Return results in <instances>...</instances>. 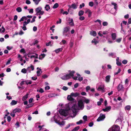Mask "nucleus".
Instances as JSON below:
<instances>
[{
	"label": "nucleus",
	"mask_w": 131,
	"mask_h": 131,
	"mask_svg": "<svg viewBox=\"0 0 131 131\" xmlns=\"http://www.w3.org/2000/svg\"><path fill=\"white\" fill-rule=\"evenodd\" d=\"M69 72H70L69 74H66L64 75L63 77H61V78L64 80H66L67 79H70L71 77H72L74 76V74L75 73L74 71H71L69 70Z\"/></svg>",
	"instance_id": "obj_1"
},
{
	"label": "nucleus",
	"mask_w": 131,
	"mask_h": 131,
	"mask_svg": "<svg viewBox=\"0 0 131 131\" xmlns=\"http://www.w3.org/2000/svg\"><path fill=\"white\" fill-rule=\"evenodd\" d=\"M105 118V114H103L102 113H101L100 116L97 119L96 121L97 122H99L103 120Z\"/></svg>",
	"instance_id": "obj_2"
},
{
	"label": "nucleus",
	"mask_w": 131,
	"mask_h": 131,
	"mask_svg": "<svg viewBox=\"0 0 131 131\" xmlns=\"http://www.w3.org/2000/svg\"><path fill=\"white\" fill-rule=\"evenodd\" d=\"M120 128L119 126L117 125L113 126L112 128L111 131H120Z\"/></svg>",
	"instance_id": "obj_3"
},
{
	"label": "nucleus",
	"mask_w": 131,
	"mask_h": 131,
	"mask_svg": "<svg viewBox=\"0 0 131 131\" xmlns=\"http://www.w3.org/2000/svg\"><path fill=\"white\" fill-rule=\"evenodd\" d=\"M78 105L79 107L81 109H83L84 108L83 103L82 100H80L78 101Z\"/></svg>",
	"instance_id": "obj_4"
},
{
	"label": "nucleus",
	"mask_w": 131,
	"mask_h": 131,
	"mask_svg": "<svg viewBox=\"0 0 131 131\" xmlns=\"http://www.w3.org/2000/svg\"><path fill=\"white\" fill-rule=\"evenodd\" d=\"M70 27L69 26H67L64 28L63 29V34H64L65 33H67L70 30Z\"/></svg>",
	"instance_id": "obj_5"
},
{
	"label": "nucleus",
	"mask_w": 131,
	"mask_h": 131,
	"mask_svg": "<svg viewBox=\"0 0 131 131\" xmlns=\"http://www.w3.org/2000/svg\"><path fill=\"white\" fill-rule=\"evenodd\" d=\"M60 114L65 116H66L67 115V114L66 113V111L65 110H62L61 111H60Z\"/></svg>",
	"instance_id": "obj_6"
},
{
	"label": "nucleus",
	"mask_w": 131,
	"mask_h": 131,
	"mask_svg": "<svg viewBox=\"0 0 131 131\" xmlns=\"http://www.w3.org/2000/svg\"><path fill=\"white\" fill-rule=\"evenodd\" d=\"M123 88L124 87L123 85L122 84H119L118 86L117 89L118 91H120L123 90Z\"/></svg>",
	"instance_id": "obj_7"
},
{
	"label": "nucleus",
	"mask_w": 131,
	"mask_h": 131,
	"mask_svg": "<svg viewBox=\"0 0 131 131\" xmlns=\"http://www.w3.org/2000/svg\"><path fill=\"white\" fill-rule=\"evenodd\" d=\"M21 111V110L20 108H15L13 111V113H16L17 112L19 113Z\"/></svg>",
	"instance_id": "obj_8"
},
{
	"label": "nucleus",
	"mask_w": 131,
	"mask_h": 131,
	"mask_svg": "<svg viewBox=\"0 0 131 131\" xmlns=\"http://www.w3.org/2000/svg\"><path fill=\"white\" fill-rule=\"evenodd\" d=\"M42 9V8L40 7H39L37 8L36 9V15H38V14H39V13L40 12Z\"/></svg>",
	"instance_id": "obj_9"
},
{
	"label": "nucleus",
	"mask_w": 131,
	"mask_h": 131,
	"mask_svg": "<svg viewBox=\"0 0 131 131\" xmlns=\"http://www.w3.org/2000/svg\"><path fill=\"white\" fill-rule=\"evenodd\" d=\"M69 8H72L73 9H75L77 8V6L75 3H73L71 4V6L69 5Z\"/></svg>",
	"instance_id": "obj_10"
},
{
	"label": "nucleus",
	"mask_w": 131,
	"mask_h": 131,
	"mask_svg": "<svg viewBox=\"0 0 131 131\" xmlns=\"http://www.w3.org/2000/svg\"><path fill=\"white\" fill-rule=\"evenodd\" d=\"M111 108V106H108L107 107H106L105 108L103 109L102 110L105 112L108 111L110 110Z\"/></svg>",
	"instance_id": "obj_11"
},
{
	"label": "nucleus",
	"mask_w": 131,
	"mask_h": 131,
	"mask_svg": "<svg viewBox=\"0 0 131 131\" xmlns=\"http://www.w3.org/2000/svg\"><path fill=\"white\" fill-rule=\"evenodd\" d=\"M111 76L110 75H108L106 76L105 78V81L107 83H108L110 82Z\"/></svg>",
	"instance_id": "obj_12"
},
{
	"label": "nucleus",
	"mask_w": 131,
	"mask_h": 131,
	"mask_svg": "<svg viewBox=\"0 0 131 131\" xmlns=\"http://www.w3.org/2000/svg\"><path fill=\"white\" fill-rule=\"evenodd\" d=\"M67 99L70 101H74V99L71 97V95H68L67 97Z\"/></svg>",
	"instance_id": "obj_13"
},
{
	"label": "nucleus",
	"mask_w": 131,
	"mask_h": 131,
	"mask_svg": "<svg viewBox=\"0 0 131 131\" xmlns=\"http://www.w3.org/2000/svg\"><path fill=\"white\" fill-rule=\"evenodd\" d=\"M79 93L77 92L75 93L72 92L71 94V95L72 96H73L74 97H76L79 96Z\"/></svg>",
	"instance_id": "obj_14"
},
{
	"label": "nucleus",
	"mask_w": 131,
	"mask_h": 131,
	"mask_svg": "<svg viewBox=\"0 0 131 131\" xmlns=\"http://www.w3.org/2000/svg\"><path fill=\"white\" fill-rule=\"evenodd\" d=\"M45 9L46 10L48 11L50 9V8L49 5L47 4L45 5Z\"/></svg>",
	"instance_id": "obj_15"
},
{
	"label": "nucleus",
	"mask_w": 131,
	"mask_h": 131,
	"mask_svg": "<svg viewBox=\"0 0 131 131\" xmlns=\"http://www.w3.org/2000/svg\"><path fill=\"white\" fill-rule=\"evenodd\" d=\"M29 94L27 93L24 96L22 97V100L23 101H24L28 98V96Z\"/></svg>",
	"instance_id": "obj_16"
},
{
	"label": "nucleus",
	"mask_w": 131,
	"mask_h": 131,
	"mask_svg": "<svg viewBox=\"0 0 131 131\" xmlns=\"http://www.w3.org/2000/svg\"><path fill=\"white\" fill-rule=\"evenodd\" d=\"M84 13V12L83 11L81 10H80L79 12L78 15L80 16H82L83 15Z\"/></svg>",
	"instance_id": "obj_17"
},
{
	"label": "nucleus",
	"mask_w": 131,
	"mask_h": 131,
	"mask_svg": "<svg viewBox=\"0 0 131 131\" xmlns=\"http://www.w3.org/2000/svg\"><path fill=\"white\" fill-rule=\"evenodd\" d=\"M112 39L115 40L116 38V35L115 33H112L111 35Z\"/></svg>",
	"instance_id": "obj_18"
},
{
	"label": "nucleus",
	"mask_w": 131,
	"mask_h": 131,
	"mask_svg": "<svg viewBox=\"0 0 131 131\" xmlns=\"http://www.w3.org/2000/svg\"><path fill=\"white\" fill-rule=\"evenodd\" d=\"M17 103V101H16L14 100H13L10 103V104L11 105H13L16 104Z\"/></svg>",
	"instance_id": "obj_19"
},
{
	"label": "nucleus",
	"mask_w": 131,
	"mask_h": 131,
	"mask_svg": "<svg viewBox=\"0 0 131 131\" xmlns=\"http://www.w3.org/2000/svg\"><path fill=\"white\" fill-rule=\"evenodd\" d=\"M62 50V48H58L55 50V52L57 53H58L60 52Z\"/></svg>",
	"instance_id": "obj_20"
},
{
	"label": "nucleus",
	"mask_w": 131,
	"mask_h": 131,
	"mask_svg": "<svg viewBox=\"0 0 131 131\" xmlns=\"http://www.w3.org/2000/svg\"><path fill=\"white\" fill-rule=\"evenodd\" d=\"M90 34L91 35L93 36H95L97 35L96 32L95 31H94L92 32H90Z\"/></svg>",
	"instance_id": "obj_21"
},
{
	"label": "nucleus",
	"mask_w": 131,
	"mask_h": 131,
	"mask_svg": "<svg viewBox=\"0 0 131 131\" xmlns=\"http://www.w3.org/2000/svg\"><path fill=\"white\" fill-rule=\"evenodd\" d=\"M27 19L26 17L25 16H23L22 17V18L20 19V20H19V21L20 22H21V21H23L24 20V19H25V20H26Z\"/></svg>",
	"instance_id": "obj_22"
},
{
	"label": "nucleus",
	"mask_w": 131,
	"mask_h": 131,
	"mask_svg": "<svg viewBox=\"0 0 131 131\" xmlns=\"http://www.w3.org/2000/svg\"><path fill=\"white\" fill-rule=\"evenodd\" d=\"M59 6V4L58 3H56L53 6L52 8L55 9L57 8Z\"/></svg>",
	"instance_id": "obj_23"
},
{
	"label": "nucleus",
	"mask_w": 131,
	"mask_h": 131,
	"mask_svg": "<svg viewBox=\"0 0 131 131\" xmlns=\"http://www.w3.org/2000/svg\"><path fill=\"white\" fill-rule=\"evenodd\" d=\"M16 10L18 12H20L22 11V9L20 7H18L17 8Z\"/></svg>",
	"instance_id": "obj_24"
},
{
	"label": "nucleus",
	"mask_w": 131,
	"mask_h": 131,
	"mask_svg": "<svg viewBox=\"0 0 131 131\" xmlns=\"http://www.w3.org/2000/svg\"><path fill=\"white\" fill-rule=\"evenodd\" d=\"M69 23L71 26H73L74 25L73 19L72 18L71 19L70 21H69Z\"/></svg>",
	"instance_id": "obj_25"
},
{
	"label": "nucleus",
	"mask_w": 131,
	"mask_h": 131,
	"mask_svg": "<svg viewBox=\"0 0 131 131\" xmlns=\"http://www.w3.org/2000/svg\"><path fill=\"white\" fill-rule=\"evenodd\" d=\"M80 128V127L79 126L75 127L72 130V131H77Z\"/></svg>",
	"instance_id": "obj_26"
},
{
	"label": "nucleus",
	"mask_w": 131,
	"mask_h": 131,
	"mask_svg": "<svg viewBox=\"0 0 131 131\" xmlns=\"http://www.w3.org/2000/svg\"><path fill=\"white\" fill-rule=\"evenodd\" d=\"M24 82L26 84H28L27 82L26 81H21V82L20 83V84L21 86H22L24 84Z\"/></svg>",
	"instance_id": "obj_27"
},
{
	"label": "nucleus",
	"mask_w": 131,
	"mask_h": 131,
	"mask_svg": "<svg viewBox=\"0 0 131 131\" xmlns=\"http://www.w3.org/2000/svg\"><path fill=\"white\" fill-rule=\"evenodd\" d=\"M27 71L26 69L23 68L21 70V72L24 73H27Z\"/></svg>",
	"instance_id": "obj_28"
},
{
	"label": "nucleus",
	"mask_w": 131,
	"mask_h": 131,
	"mask_svg": "<svg viewBox=\"0 0 131 131\" xmlns=\"http://www.w3.org/2000/svg\"><path fill=\"white\" fill-rule=\"evenodd\" d=\"M92 43H94L95 45H96L97 43V41L95 40V39H94L92 41Z\"/></svg>",
	"instance_id": "obj_29"
},
{
	"label": "nucleus",
	"mask_w": 131,
	"mask_h": 131,
	"mask_svg": "<svg viewBox=\"0 0 131 131\" xmlns=\"http://www.w3.org/2000/svg\"><path fill=\"white\" fill-rule=\"evenodd\" d=\"M104 89V88L103 87H101V86H99L98 88V90L99 91H103Z\"/></svg>",
	"instance_id": "obj_30"
},
{
	"label": "nucleus",
	"mask_w": 131,
	"mask_h": 131,
	"mask_svg": "<svg viewBox=\"0 0 131 131\" xmlns=\"http://www.w3.org/2000/svg\"><path fill=\"white\" fill-rule=\"evenodd\" d=\"M85 18L84 17L81 16L80 17L79 19L81 21H82L84 20Z\"/></svg>",
	"instance_id": "obj_31"
},
{
	"label": "nucleus",
	"mask_w": 131,
	"mask_h": 131,
	"mask_svg": "<svg viewBox=\"0 0 131 131\" xmlns=\"http://www.w3.org/2000/svg\"><path fill=\"white\" fill-rule=\"evenodd\" d=\"M30 68H31L32 70L33 71L34 70V66L33 65H31L30 67H29L27 68V69H29Z\"/></svg>",
	"instance_id": "obj_32"
},
{
	"label": "nucleus",
	"mask_w": 131,
	"mask_h": 131,
	"mask_svg": "<svg viewBox=\"0 0 131 131\" xmlns=\"http://www.w3.org/2000/svg\"><path fill=\"white\" fill-rule=\"evenodd\" d=\"M41 0H35L34 1H33L35 2L36 5H37Z\"/></svg>",
	"instance_id": "obj_33"
},
{
	"label": "nucleus",
	"mask_w": 131,
	"mask_h": 131,
	"mask_svg": "<svg viewBox=\"0 0 131 131\" xmlns=\"http://www.w3.org/2000/svg\"><path fill=\"white\" fill-rule=\"evenodd\" d=\"M83 123V121L82 120H80L79 121L77 122L76 124L77 125H79L82 123Z\"/></svg>",
	"instance_id": "obj_34"
},
{
	"label": "nucleus",
	"mask_w": 131,
	"mask_h": 131,
	"mask_svg": "<svg viewBox=\"0 0 131 131\" xmlns=\"http://www.w3.org/2000/svg\"><path fill=\"white\" fill-rule=\"evenodd\" d=\"M93 2H91L89 3V5L91 7H92L93 5Z\"/></svg>",
	"instance_id": "obj_35"
},
{
	"label": "nucleus",
	"mask_w": 131,
	"mask_h": 131,
	"mask_svg": "<svg viewBox=\"0 0 131 131\" xmlns=\"http://www.w3.org/2000/svg\"><path fill=\"white\" fill-rule=\"evenodd\" d=\"M107 23L106 21H104L102 23L103 25L104 26H106L107 25Z\"/></svg>",
	"instance_id": "obj_36"
},
{
	"label": "nucleus",
	"mask_w": 131,
	"mask_h": 131,
	"mask_svg": "<svg viewBox=\"0 0 131 131\" xmlns=\"http://www.w3.org/2000/svg\"><path fill=\"white\" fill-rule=\"evenodd\" d=\"M130 106L129 105H127L125 107V109L127 110H130Z\"/></svg>",
	"instance_id": "obj_37"
},
{
	"label": "nucleus",
	"mask_w": 131,
	"mask_h": 131,
	"mask_svg": "<svg viewBox=\"0 0 131 131\" xmlns=\"http://www.w3.org/2000/svg\"><path fill=\"white\" fill-rule=\"evenodd\" d=\"M94 123L93 122H92L89 124V126L90 127H92Z\"/></svg>",
	"instance_id": "obj_38"
},
{
	"label": "nucleus",
	"mask_w": 131,
	"mask_h": 131,
	"mask_svg": "<svg viewBox=\"0 0 131 131\" xmlns=\"http://www.w3.org/2000/svg\"><path fill=\"white\" fill-rule=\"evenodd\" d=\"M85 6V4L84 3H82L81 4H80V5L79 8H82L83 7H84Z\"/></svg>",
	"instance_id": "obj_39"
},
{
	"label": "nucleus",
	"mask_w": 131,
	"mask_h": 131,
	"mask_svg": "<svg viewBox=\"0 0 131 131\" xmlns=\"http://www.w3.org/2000/svg\"><path fill=\"white\" fill-rule=\"evenodd\" d=\"M44 13V11H41L38 14V15H42Z\"/></svg>",
	"instance_id": "obj_40"
},
{
	"label": "nucleus",
	"mask_w": 131,
	"mask_h": 131,
	"mask_svg": "<svg viewBox=\"0 0 131 131\" xmlns=\"http://www.w3.org/2000/svg\"><path fill=\"white\" fill-rule=\"evenodd\" d=\"M58 124L60 125H63L65 124V122L62 121L61 122H59Z\"/></svg>",
	"instance_id": "obj_41"
},
{
	"label": "nucleus",
	"mask_w": 131,
	"mask_h": 131,
	"mask_svg": "<svg viewBox=\"0 0 131 131\" xmlns=\"http://www.w3.org/2000/svg\"><path fill=\"white\" fill-rule=\"evenodd\" d=\"M83 118L84 120L85 121H87V116L86 115L84 116L83 117Z\"/></svg>",
	"instance_id": "obj_42"
},
{
	"label": "nucleus",
	"mask_w": 131,
	"mask_h": 131,
	"mask_svg": "<svg viewBox=\"0 0 131 131\" xmlns=\"http://www.w3.org/2000/svg\"><path fill=\"white\" fill-rule=\"evenodd\" d=\"M116 64L117 66H120L122 64V63L120 62H119V61H116Z\"/></svg>",
	"instance_id": "obj_43"
},
{
	"label": "nucleus",
	"mask_w": 131,
	"mask_h": 131,
	"mask_svg": "<svg viewBox=\"0 0 131 131\" xmlns=\"http://www.w3.org/2000/svg\"><path fill=\"white\" fill-rule=\"evenodd\" d=\"M101 21L99 19H97L95 21V22H98L99 23L100 25L101 26Z\"/></svg>",
	"instance_id": "obj_44"
},
{
	"label": "nucleus",
	"mask_w": 131,
	"mask_h": 131,
	"mask_svg": "<svg viewBox=\"0 0 131 131\" xmlns=\"http://www.w3.org/2000/svg\"><path fill=\"white\" fill-rule=\"evenodd\" d=\"M127 63V61L126 60H124L122 61V63L124 64H126Z\"/></svg>",
	"instance_id": "obj_45"
},
{
	"label": "nucleus",
	"mask_w": 131,
	"mask_h": 131,
	"mask_svg": "<svg viewBox=\"0 0 131 131\" xmlns=\"http://www.w3.org/2000/svg\"><path fill=\"white\" fill-rule=\"evenodd\" d=\"M79 85V84L78 83H76L74 85V88H77Z\"/></svg>",
	"instance_id": "obj_46"
},
{
	"label": "nucleus",
	"mask_w": 131,
	"mask_h": 131,
	"mask_svg": "<svg viewBox=\"0 0 131 131\" xmlns=\"http://www.w3.org/2000/svg\"><path fill=\"white\" fill-rule=\"evenodd\" d=\"M42 77L45 79L47 78L48 77V76L47 75L45 74L42 75Z\"/></svg>",
	"instance_id": "obj_47"
},
{
	"label": "nucleus",
	"mask_w": 131,
	"mask_h": 131,
	"mask_svg": "<svg viewBox=\"0 0 131 131\" xmlns=\"http://www.w3.org/2000/svg\"><path fill=\"white\" fill-rule=\"evenodd\" d=\"M18 18V16L17 15H15L14 16L13 20L14 21L16 20Z\"/></svg>",
	"instance_id": "obj_48"
},
{
	"label": "nucleus",
	"mask_w": 131,
	"mask_h": 131,
	"mask_svg": "<svg viewBox=\"0 0 131 131\" xmlns=\"http://www.w3.org/2000/svg\"><path fill=\"white\" fill-rule=\"evenodd\" d=\"M20 52L25 53L26 52L24 48H22L20 50Z\"/></svg>",
	"instance_id": "obj_49"
},
{
	"label": "nucleus",
	"mask_w": 131,
	"mask_h": 131,
	"mask_svg": "<svg viewBox=\"0 0 131 131\" xmlns=\"http://www.w3.org/2000/svg\"><path fill=\"white\" fill-rule=\"evenodd\" d=\"M7 120L8 122H10L11 120V117L10 116H8L7 117Z\"/></svg>",
	"instance_id": "obj_50"
},
{
	"label": "nucleus",
	"mask_w": 131,
	"mask_h": 131,
	"mask_svg": "<svg viewBox=\"0 0 131 131\" xmlns=\"http://www.w3.org/2000/svg\"><path fill=\"white\" fill-rule=\"evenodd\" d=\"M84 102H85L86 103L88 104L89 103V100L88 99H86L84 100Z\"/></svg>",
	"instance_id": "obj_51"
},
{
	"label": "nucleus",
	"mask_w": 131,
	"mask_h": 131,
	"mask_svg": "<svg viewBox=\"0 0 131 131\" xmlns=\"http://www.w3.org/2000/svg\"><path fill=\"white\" fill-rule=\"evenodd\" d=\"M62 89L63 90L66 91L68 90V88L67 87L64 86L62 87Z\"/></svg>",
	"instance_id": "obj_52"
},
{
	"label": "nucleus",
	"mask_w": 131,
	"mask_h": 131,
	"mask_svg": "<svg viewBox=\"0 0 131 131\" xmlns=\"http://www.w3.org/2000/svg\"><path fill=\"white\" fill-rule=\"evenodd\" d=\"M33 100V99L32 98H30L28 100V102L29 103H31Z\"/></svg>",
	"instance_id": "obj_53"
},
{
	"label": "nucleus",
	"mask_w": 131,
	"mask_h": 131,
	"mask_svg": "<svg viewBox=\"0 0 131 131\" xmlns=\"http://www.w3.org/2000/svg\"><path fill=\"white\" fill-rule=\"evenodd\" d=\"M92 14V12L91 11L88 12V17H91Z\"/></svg>",
	"instance_id": "obj_54"
},
{
	"label": "nucleus",
	"mask_w": 131,
	"mask_h": 131,
	"mask_svg": "<svg viewBox=\"0 0 131 131\" xmlns=\"http://www.w3.org/2000/svg\"><path fill=\"white\" fill-rule=\"evenodd\" d=\"M26 3L28 4H29L31 3V2L30 1L27 0L26 1Z\"/></svg>",
	"instance_id": "obj_55"
},
{
	"label": "nucleus",
	"mask_w": 131,
	"mask_h": 131,
	"mask_svg": "<svg viewBox=\"0 0 131 131\" xmlns=\"http://www.w3.org/2000/svg\"><path fill=\"white\" fill-rule=\"evenodd\" d=\"M31 58H35V59H37L38 58V57L37 56H36L35 55H32L30 57Z\"/></svg>",
	"instance_id": "obj_56"
},
{
	"label": "nucleus",
	"mask_w": 131,
	"mask_h": 131,
	"mask_svg": "<svg viewBox=\"0 0 131 131\" xmlns=\"http://www.w3.org/2000/svg\"><path fill=\"white\" fill-rule=\"evenodd\" d=\"M39 92L41 93H42L44 92V91L43 89L41 88L40 89Z\"/></svg>",
	"instance_id": "obj_57"
},
{
	"label": "nucleus",
	"mask_w": 131,
	"mask_h": 131,
	"mask_svg": "<svg viewBox=\"0 0 131 131\" xmlns=\"http://www.w3.org/2000/svg\"><path fill=\"white\" fill-rule=\"evenodd\" d=\"M78 80L80 81H81L83 80V78L82 77H79Z\"/></svg>",
	"instance_id": "obj_58"
},
{
	"label": "nucleus",
	"mask_w": 131,
	"mask_h": 131,
	"mask_svg": "<svg viewBox=\"0 0 131 131\" xmlns=\"http://www.w3.org/2000/svg\"><path fill=\"white\" fill-rule=\"evenodd\" d=\"M31 79L32 80H36L37 79V77H32Z\"/></svg>",
	"instance_id": "obj_59"
},
{
	"label": "nucleus",
	"mask_w": 131,
	"mask_h": 131,
	"mask_svg": "<svg viewBox=\"0 0 131 131\" xmlns=\"http://www.w3.org/2000/svg\"><path fill=\"white\" fill-rule=\"evenodd\" d=\"M37 28L36 27L34 26L33 28V30L35 31L37 30Z\"/></svg>",
	"instance_id": "obj_60"
},
{
	"label": "nucleus",
	"mask_w": 131,
	"mask_h": 131,
	"mask_svg": "<svg viewBox=\"0 0 131 131\" xmlns=\"http://www.w3.org/2000/svg\"><path fill=\"white\" fill-rule=\"evenodd\" d=\"M81 94L82 95H85L86 94V93L84 92H82L81 93Z\"/></svg>",
	"instance_id": "obj_61"
},
{
	"label": "nucleus",
	"mask_w": 131,
	"mask_h": 131,
	"mask_svg": "<svg viewBox=\"0 0 131 131\" xmlns=\"http://www.w3.org/2000/svg\"><path fill=\"white\" fill-rule=\"evenodd\" d=\"M85 72L88 74H90V71L88 70H85Z\"/></svg>",
	"instance_id": "obj_62"
},
{
	"label": "nucleus",
	"mask_w": 131,
	"mask_h": 131,
	"mask_svg": "<svg viewBox=\"0 0 131 131\" xmlns=\"http://www.w3.org/2000/svg\"><path fill=\"white\" fill-rule=\"evenodd\" d=\"M38 41L37 40H35L34 42V45H35L36 44H37L38 43Z\"/></svg>",
	"instance_id": "obj_63"
},
{
	"label": "nucleus",
	"mask_w": 131,
	"mask_h": 131,
	"mask_svg": "<svg viewBox=\"0 0 131 131\" xmlns=\"http://www.w3.org/2000/svg\"><path fill=\"white\" fill-rule=\"evenodd\" d=\"M128 23L129 24H131V18H129L128 20Z\"/></svg>",
	"instance_id": "obj_64"
}]
</instances>
